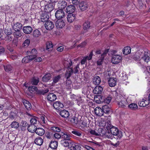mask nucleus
Masks as SVG:
<instances>
[{
	"mask_svg": "<svg viewBox=\"0 0 150 150\" xmlns=\"http://www.w3.org/2000/svg\"><path fill=\"white\" fill-rule=\"evenodd\" d=\"M137 53L140 56V60L147 63L150 60V52L146 50L144 51L142 49L139 50Z\"/></svg>",
	"mask_w": 150,
	"mask_h": 150,
	"instance_id": "f257e3e1",
	"label": "nucleus"
},
{
	"mask_svg": "<svg viewBox=\"0 0 150 150\" xmlns=\"http://www.w3.org/2000/svg\"><path fill=\"white\" fill-rule=\"evenodd\" d=\"M98 125L100 127H103L104 129L106 128L107 130H109L110 127H111V124L110 121L104 120H103L99 121Z\"/></svg>",
	"mask_w": 150,
	"mask_h": 150,
	"instance_id": "f03ea898",
	"label": "nucleus"
},
{
	"mask_svg": "<svg viewBox=\"0 0 150 150\" xmlns=\"http://www.w3.org/2000/svg\"><path fill=\"white\" fill-rule=\"evenodd\" d=\"M109 129L110 130V132L113 135L117 136L119 138H120L122 137V132L119 131L116 127H112L111 125V127H110Z\"/></svg>",
	"mask_w": 150,
	"mask_h": 150,
	"instance_id": "7ed1b4c3",
	"label": "nucleus"
},
{
	"mask_svg": "<svg viewBox=\"0 0 150 150\" xmlns=\"http://www.w3.org/2000/svg\"><path fill=\"white\" fill-rule=\"evenodd\" d=\"M120 100L117 101V104L119 107L124 108L128 105V99H126L123 97H121Z\"/></svg>",
	"mask_w": 150,
	"mask_h": 150,
	"instance_id": "20e7f679",
	"label": "nucleus"
},
{
	"mask_svg": "<svg viewBox=\"0 0 150 150\" xmlns=\"http://www.w3.org/2000/svg\"><path fill=\"white\" fill-rule=\"evenodd\" d=\"M55 6V4L54 3H50L46 5L45 7V11L49 13L52 11L54 9Z\"/></svg>",
	"mask_w": 150,
	"mask_h": 150,
	"instance_id": "39448f33",
	"label": "nucleus"
},
{
	"mask_svg": "<svg viewBox=\"0 0 150 150\" xmlns=\"http://www.w3.org/2000/svg\"><path fill=\"white\" fill-rule=\"evenodd\" d=\"M122 59V57L120 55H115L112 56L111 61L112 64H116L120 63Z\"/></svg>",
	"mask_w": 150,
	"mask_h": 150,
	"instance_id": "423d86ee",
	"label": "nucleus"
},
{
	"mask_svg": "<svg viewBox=\"0 0 150 150\" xmlns=\"http://www.w3.org/2000/svg\"><path fill=\"white\" fill-rule=\"evenodd\" d=\"M55 16L57 19H60L65 16L64 12L62 9L58 10L55 13Z\"/></svg>",
	"mask_w": 150,
	"mask_h": 150,
	"instance_id": "0eeeda50",
	"label": "nucleus"
},
{
	"mask_svg": "<svg viewBox=\"0 0 150 150\" xmlns=\"http://www.w3.org/2000/svg\"><path fill=\"white\" fill-rule=\"evenodd\" d=\"M45 26L46 30H51L54 28V24L52 21H46L45 24Z\"/></svg>",
	"mask_w": 150,
	"mask_h": 150,
	"instance_id": "6e6552de",
	"label": "nucleus"
},
{
	"mask_svg": "<svg viewBox=\"0 0 150 150\" xmlns=\"http://www.w3.org/2000/svg\"><path fill=\"white\" fill-rule=\"evenodd\" d=\"M36 58L35 55H28L24 57L22 60L23 63H27Z\"/></svg>",
	"mask_w": 150,
	"mask_h": 150,
	"instance_id": "1a4fd4ad",
	"label": "nucleus"
},
{
	"mask_svg": "<svg viewBox=\"0 0 150 150\" xmlns=\"http://www.w3.org/2000/svg\"><path fill=\"white\" fill-rule=\"evenodd\" d=\"M149 103H150L148 98H144L139 102L138 104L140 107H144L148 105Z\"/></svg>",
	"mask_w": 150,
	"mask_h": 150,
	"instance_id": "9d476101",
	"label": "nucleus"
},
{
	"mask_svg": "<svg viewBox=\"0 0 150 150\" xmlns=\"http://www.w3.org/2000/svg\"><path fill=\"white\" fill-rule=\"evenodd\" d=\"M49 13L45 11L42 13L40 16V19L42 22H46L47 21V20L49 18Z\"/></svg>",
	"mask_w": 150,
	"mask_h": 150,
	"instance_id": "9b49d317",
	"label": "nucleus"
},
{
	"mask_svg": "<svg viewBox=\"0 0 150 150\" xmlns=\"http://www.w3.org/2000/svg\"><path fill=\"white\" fill-rule=\"evenodd\" d=\"M76 8L73 5L68 6L66 8V12L69 13H72L75 11Z\"/></svg>",
	"mask_w": 150,
	"mask_h": 150,
	"instance_id": "f8f14e48",
	"label": "nucleus"
},
{
	"mask_svg": "<svg viewBox=\"0 0 150 150\" xmlns=\"http://www.w3.org/2000/svg\"><path fill=\"white\" fill-rule=\"evenodd\" d=\"M79 7L81 11H84L88 8V5L86 2H81L79 3Z\"/></svg>",
	"mask_w": 150,
	"mask_h": 150,
	"instance_id": "ddd939ff",
	"label": "nucleus"
},
{
	"mask_svg": "<svg viewBox=\"0 0 150 150\" xmlns=\"http://www.w3.org/2000/svg\"><path fill=\"white\" fill-rule=\"evenodd\" d=\"M47 99L49 101L53 102L57 99V96L54 93H50L47 95Z\"/></svg>",
	"mask_w": 150,
	"mask_h": 150,
	"instance_id": "4468645a",
	"label": "nucleus"
},
{
	"mask_svg": "<svg viewBox=\"0 0 150 150\" xmlns=\"http://www.w3.org/2000/svg\"><path fill=\"white\" fill-rule=\"evenodd\" d=\"M94 112L99 117L102 116L104 113L102 109L99 107H96L94 109Z\"/></svg>",
	"mask_w": 150,
	"mask_h": 150,
	"instance_id": "2eb2a0df",
	"label": "nucleus"
},
{
	"mask_svg": "<svg viewBox=\"0 0 150 150\" xmlns=\"http://www.w3.org/2000/svg\"><path fill=\"white\" fill-rule=\"evenodd\" d=\"M93 54V52H91L90 53L89 56H87L84 57L81 61V64L83 65L85 64V63L86 62L87 59H88V60H91L92 59Z\"/></svg>",
	"mask_w": 150,
	"mask_h": 150,
	"instance_id": "dca6fc26",
	"label": "nucleus"
},
{
	"mask_svg": "<svg viewBox=\"0 0 150 150\" xmlns=\"http://www.w3.org/2000/svg\"><path fill=\"white\" fill-rule=\"evenodd\" d=\"M60 115L64 118H68L69 116V112L66 110L61 111L59 113Z\"/></svg>",
	"mask_w": 150,
	"mask_h": 150,
	"instance_id": "f3484780",
	"label": "nucleus"
},
{
	"mask_svg": "<svg viewBox=\"0 0 150 150\" xmlns=\"http://www.w3.org/2000/svg\"><path fill=\"white\" fill-rule=\"evenodd\" d=\"M56 25L57 28H61L65 26V23L63 21L59 19L56 21Z\"/></svg>",
	"mask_w": 150,
	"mask_h": 150,
	"instance_id": "a211bd4d",
	"label": "nucleus"
},
{
	"mask_svg": "<svg viewBox=\"0 0 150 150\" xmlns=\"http://www.w3.org/2000/svg\"><path fill=\"white\" fill-rule=\"evenodd\" d=\"M108 83L110 87L115 86L117 83V79L116 78H110L108 80Z\"/></svg>",
	"mask_w": 150,
	"mask_h": 150,
	"instance_id": "6ab92c4d",
	"label": "nucleus"
},
{
	"mask_svg": "<svg viewBox=\"0 0 150 150\" xmlns=\"http://www.w3.org/2000/svg\"><path fill=\"white\" fill-rule=\"evenodd\" d=\"M76 18L75 15L74 14H69L67 17V21L70 23H72Z\"/></svg>",
	"mask_w": 150,
	"mask_h": 150,
	"instance_id": "aec40b11",
	"label": "nucleus"
},
{
	"mask_svg": "<svg viewBox=\"0 0 150 150\" xmlns=\"http://www.w3.org/2000/svg\"><path fill=\"white\" fill-rule=\"evenodd\" d=\"M103 91V88L100 86H97L93 90V92L96 94H101Z\"/></svg>",
	"mask_w": 150,
	"mask_h": 150,
	"instance_id": "412c9836",
	"label": "nucleus"
},
{
	"mask_svg": "<svg viewBox=\"0 0 150 150\" xmlns=\"http://www.w3.org/2000/svg\"><path fill=\"white\" fill-rule=\"evenodd\" d=\"M23 30L25 33L29 34L32 32L33 29L30 26H25L23 27Z\"/></svg>",
	"mask_w": 150,
	"mask_h": 150,
	"instance_id": "4be33fe9",
	"label": "nucleus"
},
{
	"mask_svg": "<svg viewBox=\"0 0 150 150\" xmlns=\"http://www.w3.org/2000/svg\"><path fill=\"white\" fill-rule=\"evenodd\" d=\"M6 30L5 29V33L7 35L3 39L5 41H6L7 42H9L12 40L13 37L10 35V34L11 33H7L6 31Z\"/></svg>",
	"mask_w": 150,
	"mask_h": 150,
	"instance_id": "5701e85b",
	"label": "nucleus"
},
{
	"mask_svg": "<svg viewBox=\"0 0 150 150\" xmlns=\"http://www.w3.org/2000/svg\"><path fill=\"white\" fill-rule=\"evenodd\" d=\"M64 106L63 104L59 101H56L53 104L54 107L57 110L59 109L60 108H63Z\"/></svg>",
	"mask_w": 150,
	"mask_h": 150,
	"instance_id": "b1692460",
	"label": "nucleus"
},
{
	"mask_svg": "<svg viewBox=\"0 0 150 150\" xmlns=\"http://www.w3.org/2000/svg\"><path fill=\"white\" fill-rule=\"evenodd\" d=\"M67 4L65 1H61L58 4V6L59 8L63 10L67 6Z\"/></svg>",
	"mask_w": 150,
	"mask_h": 150,
	"instance_id": "393cba45",
	"label": "nucleus"
},
{
	"mask_svg": "<svg viewBox=\"0 0 150 150\" xmlns=\"http://www.w3.org/2000/svg\"><path fill=\"white\" fill-rule=\"evenodd\" d=\"M74 70L72 68H68L65 74V77L67 79H68L73 74Z\"/></svg>",
	"mask_w": 150,
	"mask_h": 150,
	"instance_id": "a878e982",
	"label": "nucleus"
},
{
	"mask_svg": "<svg viewBox=\"0 0 150 150\" xmlns=\"http://www.w3.org/2000/svg\"><path fill=\"white\" fill-rule=\"evenodd\" d=\"M22 27V24L18 22L14 24L13 26V28L15 30H20Z\"/></svg>",
	"mask_w": 150,
	"mask_h": 150,
	"instance_id": "bb28decb",
	"label": "nucleus"
},
{
	"mask_svg": "<svg viewBox=\"0 0 150 150\" xmlns=\"http://www.w3.org/2000/svg\"><path fill=\"white\" fill-rule=\"evenodd\" d=\"M70 121L74 125H77L79 122V120L78 118L74 116L70 118Z\"/></svg>",
	"mask_w": 150,
	"mask_h": 150,
	"instance_id": "cd10ccee",
	"label": "nucleus"
},
{
	"mask_svg": "<svg viewBox=\"0 0 150 150\" xmlns=\"http://www.w3.org/2000/svg\"><path fill=\"white\" fill-rule=\"evenodd\" d=\"M93 82L95 85H99L101 81V80L100 77L98 76H95L93 79Z\"/></svg>",
	"mask_w": 150,
	"mask_h": 150,
	"instance_id": "c85d7f7f",
	"label": "nucleus"
},
{
	"mask_svg": "<svg viewBox=\"0 0 150 150\" xmlns=\"http://www.w3.org/2000/svg\"><path fill=\"white\" fill-rule=\"evenodd\" d=\"M35 132L39 136L43 135L44 134L45 132L44 130L41 128H38L36 129Z\"/></svg>",
	"mask_w": 150,
	"mask_h": 150,
	"instance_id": "c756f323",
	"label": "nucleus"
},
{
	"mask_svg": "<svg viewBox=\"0 0 150 150\" xmlns=\"http://www.w3.org/2000/svg\"><path fill=\"white\" fill-rule=\"evenodd\" d=\"M131 48L130 47L127 46L124 47L122 50L123 53L125 55H127L130 53Z\"/></svg>",
	"mask_w": 150,
	"mask_h": 150,
	"instance_id": "7c9ffc66",
	"label": "nucleus"
},
{
	"mask_svg": "<svg viewBox=\"0 0 150 150\" xmlns=\"http://www.w3.org/2000/svg\"><path fill=\"white\" fill-rule=\"evenodd\" d=\"M36 127L35 125H30L28 127V130L31 132H34L36 129Z\"/></svg>",
	"mask_w": 150,
	"mask_h": 150,
	"instance_id": "2f4dec72",
	"label": "nucleus"
},
{
	"mask_svg": "<svg viewBox=\"0 0 150 150\" xmlns=\"http://www.w3.org/2000/svg\"><path fill=\"white\" fill-rule=\"evenodd\" d=\"M43 142V139L41 137H38L36 138L35 140V143L38 145H41Z\"/></svg>",
	"mask_w": 150,
	"mask_h": 150,
	"instance_id": "473e14b6",
	"label": "nucleus"
},
{
	"mask_svg": "<svg viewBox=\"0 0 150 150\" xmlns=\"http://www.w3.org/2000/svg\"><path fill=\"white\" fill-rule=\"evenodd\" d=\"M23 103L25 108L27 110L30 109L31 108V104L28 101L24 100H23Z\"/></svg>",
	"mask_w": 150,
	"mask_h": 150,
	"instance_id": "72a5a7b5",
	"label": "nucleus"
},
{
	"mask_svg": "<svg viewBox=\"0 0 150 150\" xmlns=\"http://www.w3.org/2000/svg\"><path fill=\"white\" fill-rule=\"evenodd\" d=\"M51 75L50 74H47L43 77L42 80L43 81L47 82L51 78Z\"/></svg>",
	"mask_w": 150,
	"mask_h": 150,
	"instance_id": "f704fd0d",
	"label": "nucleus"
},
{
	"mask_svg": "<svg viewBox=\"0 0 150 150\" xmlns=\"http://www.w3.org/2000/svg\"><path fill=\"white\" fill-rule=\"evenodd\" d=\"M58 143L56 141H51L50 143V146L52 149H55L57 147Z\"/></svg>",
	"mask_w": 150,
	"mask_h": 150,
	"instance_id": "c9c22d12",
	"label": "nucleus"
},
{
	"mask_svg": "<svg viewBox=\"0 0 150 150\" xmlns=\"http://www.w3.org/2000/svg\"><path fill=\"white\" fill-rule=\"evenodd\" d=\"M105 132L104 129L101 128H99L97 131V135L103 137L104 134Z\"/></svg>",
	"mask_w": 150,
	"mask_h": 150,
	"instance_id": "e433bc0d",
	"label": "nucleus"
},
{
	"mask_svg": "<svg viewBox=\"0 0 150 150\" xmlns=\"http://www.w3.org/2000/svg\"><path fill=\"white\" fill-rule=\"evenodd\" d=\"M61 78V76L60 75L54 77L53 78V82L52 83V85H54L58 82Z\"/></svg>",
	"mask_w": 150,
	"mask_h": 150,
	"instance_id": "4c0bfd02",
	"label": "nucleus"
},
{
	"mask_svg": "<svg viewBox=\"0 0 150 150\" xmlns=\"http://www.w3.org/2000/svg\"><path fill=\"white\" fill-rule=\"evenodd\" d=\"M53 49V45L51 42H48L46 43V49L48 51H50Z\"/></svg>",
	"mask_w": 150,
	"mask_h": 150,
	"instance_id": "58836bf2",
	"label": "nucleus"
},
{
	"mask_svg": "<svg viewBox=\"0 0 150 150\" xmlns=\"http://www.w3.org/2000/svg\"><path fill=\"white\" fill-rule=\"evenodd\" d=\"M102 110L104 112L107 113L110 111V108L108 105H105L103 106Z\"/></svg>",
	"mask_w": 150,
	"mask_h": 150,
	"instance_id": "ea45409f",
	"label": "nucleus"
},
{
	"mask_svg": "<svg viewBox=\"0 0 150 150\" xmlns=\"http://www.w3.org/2000/svg\"><path fill=\"white\" fill-rule=\"evenodd\" d=\"M11 127L15 129H17L19 126V123L15 121L12 122L10 125Z\"/></svg>",
	"mask_w": 150,
	"mask_h": 150,
	"instance_id": "a19ab883",
	"label": "nucleus"
},
{
	"mask_svg": "<svg viewBox=\"0 0 150 150\" xmlns=\"http://www.w3.org/2000/svg\"><path fill=\"white\" fill-rule=\"evenodd\" d=\"M70 148L72 150H79V146L75 143H73L71 144Z\"/></svg>",
	"mask_w": 150,
	"mask_h": 150,
	"instance_id": "79ce46f5",
	"label": "nucleus"
},
{
	"mask_svg": "<svg viewBox=\"0 0 150 150\" xmlns=\"http://www.w3.org/2000/svg\"><path fill=\"white\" fill-rule=\"evenodd\" d=\"M129 108L132 110H136L138 108L137 104L134 103H132L129 104L128 106Z\"/></svg>",
	"mask_w": 150,
	"mask_h": 150,
	"instance_id": "37998d69",
	"label": "nucleus"
},
{
	"mask_svg": "<svg viewBox=\"0 0 150 150\" xmlns=\"http://www.w3.org/2000/svg\"><path fill=\"white\" fill-rule=\"evenodd\" d=\"M90 27V23L88 21L85 22L83 25V28L84 30H87Z\"/></svg>",
	"mask_w": 150,
	"mask_h": 150,
	"instance_id": "c03bdc74",
	"label": "nucleus"
},
{
	"mask_svg": "<svg viewBox=\"0 0 150 150\" xmlns=\"http://www.w3.org/2000/svg\"><path fill=\"white\" fill-rule=\"evenodd\" d=\"M41 35L40 32L38 29H36L33 31V35L35 37H38Z\"/></svg>",
	"mask_w": 150,
	"mask_h": 150,
	"instance_id": "a18cd8bd",
	"label": "nucleus"
},
{
	"mask_svg": "<svg viewBox=\"0 0 150 150\" xmlns=\"http://www.w3.org/2000/svg\"><path fill=\"white\" fill-rule=\"evenodd\" d=\"M112 99L111 97L110 96H108L105 98H103L102 101H103L105 103L109 104Z\"/></svg>",
	"mask_w": 150,
	"mask_h": 150,
	"instance_id": "49530a36",
	"label": "nucleus"
},
{
	"mask_svg": "<svg viewBox=\"0 0 150 150\" xmlns=\"http://www.w3.org/2000/svg\"><path fill=\"white\" fill-rule=\"evenodd\" d=\"M112 134L111 132H110L109 131L105 132L104 134L103 137H107L108 138H111L112 137Z\"/></svg>",
	"mask_w": 150,
	"mask_h": 150,
	"instance_id": "de8ad7c7",
	"label": "nucleus"
},
{
	"mask_svg": "<svg viewBox=\"0 0 150 150\" xmlns=\"http://www.w3.org/2000/svg\"><path fill=\"white\" fill-rule=\"evenodd\" d=\"M28 89L30 92H32L34 91H37L38 88L37 87L35 86H31L29 87Z\"/></svg>",
	"mask_w": 150,
	"mask_h": 150,
	"instance_id": "09e8293b",
	"label": "nucleus"
},
{
	"mask_svg": "<svg viewBox=\"0 0 150 150\" xmlns=\"http://www.w3.org/2000/svg\"><path fill=\"white\" fill-rule=\"evenodd\" d=\"M4 67L5 71L7 72H9L12 70L13 69V67L10 65H7L6 66H4Z\"/></svg>",
	"mask_w": 150,
	"mask_h": 150,
	"instance_id": "8fccbe9b",
	"label": "nucleus"
},
{
	"mask_svg": "<svg viewBox=\"0 0 150 150\" xmlns=\"http://www.w3.org/2000/svg\"><path fill=\"white\" fill-rule=\"evenodd\" d=\"M15 31V32H14V35L15 37L19 38L21 37L22 36V33L21 32L20 30Z\"/></svg>",
	"mask_w": 150,
	"mask_h": 150,
	"instance_id": "3c124183",
	"label": "nucleus"
},
{
	"mask_svg": "<svg viewBox=\"0 0 150 150\" xmlns=\"http://www.w3.org/2000/svg\"><path fill=\"white\" fill-rule=\"evenodd\" d=\"M62 134V138L64 139L69 140L70 139V136L68 134L61 132Z\"/></svg>",
	"mask_w": 150,
	"mask_h": 150,
	"instance_id": "603ef678",
	"label": "nucleus"
},
{
	"mask_svg": "<svg viewBox=\"0 0 150 150\" xmlns=\"http://www.w3.org/2000/svg\"><path fill=\"white\" fill-rule=\"evenodd\" d=\"M39 82V80L38 78H35L34 77L32 79L31 83L32 85H36Z\"/></svg>",
	"mask_w": 150,
	"mask_h": 150,
	"instance_id": "864d4df0",
	"label": "nucleus"
},
{
	"mask_svg": "<svg viewBox=\"0 0 150 150\" xmlns=\"http://www.w3.org/2000/svg\"><path fill=\"white\" fill-rule=\"evenodd\" d=\"M30 42V41L29 39H27L25 40L23 44V46L25 48L27 47L29 45Z\"/></svg>",
	"mask_w": 150,
	"mask_h": 150,
	"instance_id": "5fc2aeb1",
	"label": "nucleus"
},
{
	"mask_svg": "<svg viewBox=\"0 0 150 150\" xmlns=\"http://www.w3.org/2000/svg\"><path fill=\"white\" fill-rule=\"evenodd\" d=\"M37 118L35 117H32L30 120L31 125H35L37 123Z\"/></svg>",
	"mask_w": 150,
	"mask_h": 150,
	"instance_id": "6e6d98bb",
	"label": "nucleus"
},
{
	"mask_svg": "<svg viewBox=\"0 0 150 150\" xmlns=\"http://www.w3.org/2000/svg\"><path fill=\"white\" fill-rule=\"evenodd\" d=\"M61 133H55L54 135V137L57 139H59L61 138V137L62 138V134L61 132H60Z\"/></svg>",
	"mask_w": 150,
	"mask_h": 150,
	"instance_id": "4d7b16f0",
	"label": "nucleus"
},
{
	"mask_svg": "<svg viewBox=\"0 0 150 150\" xmlns=\"http://www.w3.org/2000/svg\"><path fill=\"white\" fill-rule=\"evenodd\" d=\"M52 130L54 132H60L61 131V129L59 127H52L51 128Z\"/></svg>",
	"mask_w": 150,
	"mask_h": 150,
	"instance_id": "13d9d810",
	"label": "nucleus"
},
{
	"mask_svg": "<svg viewBox=\"0 0 150 150\" xmlns=\"http://www.w3.org/2000/svg\"><path fill=\"white\" fill-rule=\"evenodd\" d=\"M78 124L82 127H86L87 126V124L84 121H81L80 122V123H79Z\"/></svg>",
	"mask_w": 150,
	"mask_h": 150,
	"instance_id": "bf43d9fd",
	"label": "nucleus"
},
{
	"mask_svg": "<svg viewBox=\"0 0 150 150\" xmlns=\"http://www.w3.org/2000/svg\"><path fill=\"white\" fill-rule=\"evenodd\" d=\"M66 65L68 69L70 68L69 67L71 66L72 65V62L71 60L69 62L66 61L64 63V65Z\"/></svg>",
	"mask_w": 150,
	"mask_h": 150,
	"instance_id": "052dcab7",
	"label": "nucleus"
},
{
	"mask_svg": "<svg viewBox=\"0 0 150 150\" xmlns=\"http://www.w3.org/2000/svg\"><path fill=\"white\" fill-rule=\"evenodd\" d=\"M21 125L23 127H28V125L25 121L22 120L21 122Z\"/></svg>",
	"mask_w": 150,
	"mask_h": 150,
	"instance_id": "680f3d73",
	"label": "nucleus"
},
{
	"mask_svg": "<svg viewBox=\"0 0 150 150\" xmlns=\"http://www.w3.org/2000/svg\"><path fill=\"white\" fill-rule=\"evenodd\" d=\"M71 133L77 136L80 137L81 136V134L80 132L76 130L72 131Z\"/></svg>",
	"mask_w": 150,
	"mask_h": 150,
	"instance_id": "e2e57ef3",
	"label": "nucleus"
},
{
	"mask_svg": "<svg viewBox=\"0 0 150 150\" xmlns=\"http://www.w3.org/2000/svg\"><path fill=\"white\" fill-rule=\"evenodd\" d=\"M69 140L64 139L63 140L62 142L63 144L65 146H69V143L68 142Z\"/></svg>",
	"mask_w": 150,
	"mask_h": 150,
	"instance_id": "0e129e2a",
	"label": "nucleus"
},
{
	"mask_svg": "<svg viewBox=\"0 0 150 150\" xmlns=\"http://www.w3.org/2000/svg\"><path fill=\"white\" fill-rule=\"evenodd\" d=\"M108 52V51H105L101 55L100 59L103 60L104 57L106 56Z\"/></svg>",
	"mask_w": 150,
	"mask_h": 150,
	"instance_id": "69168bd1",
	"label": "nucleus"
},
{
	"mask_svg": "<svg viewBox=\"0 0 150 150\" xmlns=\"http://www.w3.org/2000/svg\"><path fill=\"white\" fill-rule=\"evenodd\" d=\"M140 58V56L138 54V53H136L134 57V59L136 61H138Z\"/></svg>",
	"mask_w": 150,
	"mask_h": 150,
	"instance_id": "338daca9",
	"label": "nucleus"
},
{
	"mask_svg": "<svg viewBox=\"0 0 150 150\" xmlns=\"http://www.w3.org/2000/svg\"><path fill=\"white\" fill-rule=\"evenodd\" d=\"M79 64H77L76 66L74 67V73H77L79 71Z\"/></svg>",
	"mask_w": 150,
	"mask_h": 150,
	"instance_id": "774afa93",
	"label": "nucleus"
}]
</instances>
